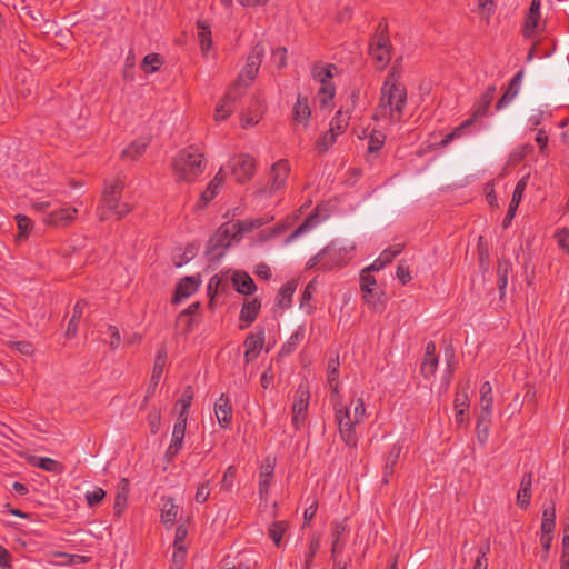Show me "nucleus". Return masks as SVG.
<instances>
[{"instance_id": "obj_64", "label": "nucleus", "mask_w": 569, "mask_h": 569, "mask_svg": "<svg viewBox=\"0 0 569 569\" xmlns=\"http://www.w3.org/2000/svg\"><path fill=\"white\" fill-rule=\"evenodd\" d=\"M241 121L243 128H249L259 122V117L257 114H252V112L250 111L242 116Z\"/></svg>"}, {"instance_id": "obj_8", "label": "nucleus", "mask_w": 569, "mask_h": 569, "mask_svg": "<svg viewBox=\"0 0 569 569\" xmlns=\"http://www.w3.org/2000/svg\"><path fill=\"white\" fill-rule=\"evenodd\" d=\"M360 289L363 300L371 307L376 308L381 302L382 291L377 288L376 279L365 270L360 273Z\"/></svg>"}, {"instance_id": "obj_50", "label": "nucleus", "mask_w": 569, "mask_h": 569, "mask_svg": "<svg viewBox=\"0 0 569 569\" xmlns=\"http://www.w3.org/2000/svg\"><path fill=\"white\" fill-rule=\"evenodd\" d=\"M490 423L491 421L482 422L481 419L478 418L477 439L481 445H483L488 439Z\"/></svg>"}, {"instance_id": "obj_22", "label": "nucleus", "mask_w": 569, "mask_h": 569, "mask_svg": "<svg viewBox=\"0 0 569 569\" xmlns=\"http://www.w3.org/2000/svg\"><path fill=\"white\" fill-rule=\"evenodd\" d=\"M289 173V166L286 161H279L273 164L271 170V190H278L283 187Z\"/></svg>"}, {"instance_id": "obj_63", "label": "nucleus", "mask_w": 569, "mask_h": 569, "mask_svg": "<svg viewBox=\"0 0 569 569\" xmlns=\"http://www.w3.org/2000/svg\"><path fill=\"white\" fill-rule=\"evenodd\" d=\"M469 406V397L468 393L463 390L458 392L456 400H455V408L460 409L463 408L465 410Z\"/></svg>"}, {"instance_id": "obj_25", "label": "nucleus", "mask_w": 569, "mask_h": 569, "mask_svg": "<svg viewBox=\"0 0 569 569\" xmlns=\"http://www.w3.org/2000/svg\"><path fill=\"white\" fill-rule=\"evenodd\" d=\"M77 212L78 210L76 208H64L50 213L46 222L54 226L67 224L74 219Z\"/></svg>"}, {"instance_id": "obj_27", "label": "nucleus", "mask_w": 569, "mask_h": 569, "mask_svg": "<svg viewBox=\"0 0 569 569\" xmlns=\"http://www.w3.org/2000/svg\"><path fill=\"white\" fill-rule=\"evenodd\" d=\"M531 496V475L526 476L520 483L517 495V505L520 508H527Z\"/></svg>"}, {"instance_id": "obj_36", "label": "nucleus", "mask_w": 569, "mask_h": 569, "mask_svg": "<svg viewBox=\"0 0 569 569\" xmlns=\"http://www.w3.org/2000/svg\"><path fill=\"white\" fill-rule=\"evenodd\" d=\"M162 63H163V59L160 54L150 53L143 58L142 63H141V69L146 73H152V72L157 71L161 67Z\"/></svg>"}, {"instance_id": "obj_44", "label": "nucleus", "mask_w": 569, "mask_h": 569, "mask_svg": "<svg viewBox=\"0 0 569 569\" xmlns=\"http://www.w3.org/2000/svg\"><path fill=\"white\" fill-rule=\"evenodd\" d=\"M437 366V357L425 358L421 365V372L425 376V378H431L436 372Z\"/></svg>"}, {"instance_id": "obj_51", "label": "nucleus", "mask_w": 569, "mask_h": 569, "mask_svg": "<svg viewBox=\"0 0 569 569\" xmlns=\"http://www.w3.org/2000/svg\"><path fill=\"white\" fill-rule=\"evenodd\" d=\"M284 530H286V525L283 522H276L271 526V528L269 530L270 537L272 538V540L274 541V543L277 546L280 545V541H281Z\"/></svg>"}, {"instance_id": "obj_47", "label": "nucleus", "mask_w": 569, "mask_h": 569, "mask_svg": "<svg viewBox=\"0 0 569 569\" xmlns=\"http://www.w3.org/2000/svg\"><path fill=\"white\" fill-rule=\"evenodd\" d=\"M528 179H529V176H525L518 181V183L515 188L513 194H512V199H511V201H513V204L520 203V201L522 199V193L528 184Z\"/></svg>"}, {"instance_id": "obj_15", "label": "nucleus", "mask_w": 569, "mask_h": 569, "mask_svg": "<svg viewBox=\"0 0 569 569\" xmlns=\"http://www.w3.org/2000/svg\"><path fill=\"white\" fill-rule=\"evenodd\" d=\"M230 280L234 289L242 295H249L256 290L252 278L244 271L234 270L231 272Z\"/></svg>"}, {"instance_id": "obj_12", "label": "nucleus", "mask_w": 569, "mask_h": 569, "mask_svg": "<svg viewBox=\"0 0 569 569\" xmlns=\"http://www.w3.org/2000/svg\"><path fill=\"white\" fill-rule=\"evenodd\" d=\"M274 471V459L268 457L259 473V495L262 500L267 499L268 488Z\"/></svg>"}, {"instance_id": "obj_46", "label": "nucleus", "mask_w": 569, "mask_h": 569, "mask_svg": "<svg viewBox=\"0 0 569 569\" xmlns=\"http://www.w3.org/2000/svg\"><path fill=\"white\" fill-rule=\"evenodd\" d=\"M106 497V491L101 488H94L91 491L86 492V500L90 507H93L101 502Z\"/></svg>"}, {"instance_id": "obj_39", "label": "nucleus", "mask_w": 569, "mask_h": 569, "mask_svg": "<svg viewBox=\"0 0 569 569\" xmlns=\"http://www.w3.org/2000/svg\"><path fill=\"white\" fill-rule=\"evenodd\" d=\"M555 508L546 509L542 513L541 533H552L555 528Z\"/></svg>"}, {"instance_id": "obj_42", "label": "nucleus", "mask_w": 569, "mask_h": 569, "mask_svg": "<svg viewBox=\"0 0 569 569\" xmlns=\"http://www.w3.org/2000/svg\"><path fill=\"white\" fill-rule=\"evenodd\" d=\"M17 219V226H18V239L21 240V239H26L29 231L31 230L32 228V221L26 217V216H22V214H18L16 217Z\"/></svg>"}, {"instance_id": "obj_21", "label": "nucleus", "mask_w": 569, "mask_h": 569, "mask_svg": "<svg viewBox=\"0 0 569 569\" xmlns=\"http://www.w3.org/2000/svg\"><path fill=\"white\" fill-rule=\"evenodd\" d=\"M197 39L199 41L201 51L207 54L212 47L211 29L207 21H197Z\"/></svg>"}, {"instance_id": "obj_1", "label": "nucleus", "mask_w": 569, "mask_h": 569, "mask_svg": "<svg viewBox=\"0 0 569 569\" xmlns=\"http://www.w3.org/2000/svg\"><path fill=\"white\" fill-rule=\"evenodd\" d=\"M406 101V89L398 82L393 68L381 88L380 101L375 118L390 122L398 121L401 118Z\"/></svg>"}, {"instance_id": "obj_24", "label": "nucleus", "mask_w": 569, "mask_h": 569, "mask_svg": "<svg viewBox=\"0 0 569 569\" xmlns=\"http://www.w3.org/2000/svg\"><path fill=\"white\" fill-rule=\"evenodd\" d=\"M193 399V392L190 387H188L181 398L176 403V410L178 412V421L187 422L188 420V409Z\"/></svg>"}, {"instance_id": "obj_60", "label": "nucleus", "mask_w": 569, "mask_h": 569, "mask_svg": "<svg viewBox=\"0 0 569 569\" xmlns=\"http://www.w3.org/2000/svg\"><path fill=\"white\" fill-rule=\"evenodd\" d=\"M162 373L163 371L160 366L153 367L150 386L148 389L149 395H151L154 391V388L159 385Z\"/></svg>"}, {"instance_id": "obj_38", "label": "nucleus", "mask_w": 569, "mask_h": 569, "mask_svg": "<svg viewBox=\"0 0 569 569\" xmlns=\"http://www.w3.org/2000/svg\"><path fill=\"white\" fill-rule=\"evenodd\" d=\"M349 118L348 112L339 110L330 122V130L337 134L342 133L348 126Z\"/></svg>"}, {"instance_id": "obj_10", "label": "nucleus", "mask_w": 569, "mask_h": 569, "mask_svg": "<svg viewBox=\"0 0 569 569\" xmlns=\"http://www.w3.org/2000/svg\"><path fill=\"white\" fill-rule=\"evenodd\" d=\"M236 97H237V91L231 90V88H229V90L218 101V103L214 108L213 118L216 121H218V122L223 121L232 113L233 108H234Z\"/></svg>"}, {"instance_id": "obj_9", "label": "nucleus", "mask_w": 569, "mask_h": 569, "mask_svg": "<svg viewBox=\"0 0 569 569\" xmlns=\"http://www.w3.org/2000/svg\"><path fill=\"white\" fill-rule=\"evenodd\" d=\"M308 402L309 391L306 388L300 387L296 392L292 405V423L296 428H299L300 425L305 421Z\"/></svg>"}, {"instance_id": "obj_2", "label": "nucleus", "mask_w": 569, "mask_h": 569, "mask_svg": "<svg viewBox=\"0 0 569 569\" xmlns=\"http://www.w3.org/2000/svg\"><path fill=\"white\" fill-rule=\"evenodd\" d=\"M336 408V421L341 439L349 446L357 442L356 425L360 423L366 416V406L361 397L353 399L350 406H339L332 401Z\"/></svg>"}, {"instance_id": "obj_59", "label": "nucleus", "mask_w": 569, "mask_h": 569, "mask_svg": "<svg viewBox=\"0 0 569 569\" xmlns=\"http://www.w3.org/2000/svg\"><path fill=\"white\" fill-rule=\"evenodd\" d=\"M315 290H316V281H315V280H312V281H310V282L307 284V287H306V289H305V291H303L302 299H301V303H300V308H301V309H305V308H306V306H307V305H308V302L310 301V299H311V297H312V295H313Z\"/></svg>"}, {"instance_id": "obj_6", "label": "nucleus", "mask_w": 569, "mask_h": 569, "mask_svg": "<svg viewBox=\"0 0 569 569\" xmlns=\"http://www.w3.org/2000/svg\"><path fill=\"white\" fill-rule=\"evenodd\" d=\"M122 188L123 182L120 180L114 181L106 188L99 210L100 220H106L109 212H112L117 218H121L129 212V207L127 204L118 203Z\"/></svg>"}, {"instance_id": "obj_61", "label": "nucleus", "mask_w": 569, "mask_h": 569, "mask_svg": "<svg viewBox=\"0 0 569 569\" xmlns=\"http://www.w3.org/2000/svg\"><path fill=\"white\" fill-rule=\"evenodd\" d=\"M557 241L559 247L569 252V230L562 229L557 233Z\"/></svg>"}, {"instance_id": "obj_20", "label": "nucleus", "mask_w": 569, "mask_h": 569, "mask_svg": "<svg viewBox=\"0 0 569 569\" xmlns=\"http://www.w3.org/2000/svg\"><path fill=\"white\" fill-rule=\"evenodd\" d=\"M523 72L519 71L515 78L512 79L508 90L505 92V94L500 98V100L496 104L497 110H502L507 106L511 103V101L518 96L519 93V86L522 78Z\"/></svg>"}, {"instance_id": "obj_49", "label": "nucleus", "mask_w": 569, "mask_h": 569, "mask_svg": "<svg viewBox=\"0 0 569 569\" xmlns=\"http://www.w3.org/2000/svg\"><path fill=\"white\" fill-rule=\"evenodd\" d=\"M236 477V469L233 466L227 468L223 478L220 482V489L229 491L232 488V480Z\"/></svg>"}, {"instance_id": "obj_23", "label": "nucleus", "mask_w": 569, "mask_h": 569, "mask_svg": "<svg viewBox=\"0 0 569 569\" xmlns=\"http://www.w3.org/2000/svg\"><path fill=\"white\" fill-rule=\"evenodd\" d=\"M161 521L167 527H171L179 513V506L172 498H163L161 505Z\"/></svg>"}, {"instance_id": "obj_11", "label": "nucleus", "mask_w": 569, "mask_h": 569, "mask_svg": "<svg viewBox=\"0 0 569 569\" xmlns=\"http://www.w3.org/2000/svg\"><path fill=\"white\" fill-rule=\"evenodd\" d=\"M201 280L198 277H186L177 286L173 297L174 303H180L192 296L199 288Z\"/></svg>"}, {"instance_id": "obj_18", "label": "nucleus", "mask_w": 569, "mask_h": 569, "mask_svg": "<svg viewBox=\"0 0 569 569\" xmlns=\"http://www.w3.org/2000/svg\"><path fill=\"white\" fill-rule=\"evenodd\" d=\"M401 252V247L397 246L395 248H390L381 252V254L367 268L363 270L367 272H378L383 269L388 263L392 261V259Z\"/></svg>"}, {"instance_id": "obj_62", "label": "nucleus", "mask_w": 569, "mask_h": 569, "mask_svg": "<svg viewBox=\"0 0 569 569\" xmlns=\"http://www.w3.org/2000/svg\"><path fill=\"white\" fill-rule=\"evenodd\" d=\"M507 272H508V264L506 262H501L498 267L500 291H502L503 288L507 286Z\"/></svg>"}, {"instance_id": "obj_53", "label": "nucleus", "mask_w": 569, "mask_h": 569, "mask_svg": "<svg viewBox=\"0 0 569 569\" xmlns=\"http://www.w3.org/2000/svg\"><path fill=\"white\" fill-rule=\"evenodd\" d=\"M54 556L63 559V561L59 562L60 565H79L88 560L87 557L78 555L56 553Z\"/></svg>"}, {"instance_id": "obj_45", "label": "nucleus", "mask_w": 569, "mask_h": 569, "mask_svg": "<svg viewBox=\"0 0 569 569\" xmlns=\"http://www.w3.org/2000/svg\"><path fill=\"white\" fill-rule=\"evenodd\" d=\"M333 96H335V88L332 84L321 86L320 91H319L320 104L322 107H329L331 100L333 99Z\"/></svg>"}, {"instance_id": "obj_14", "label": "nucleus", "mask_w": 569, "mask_h": 569, "mask_svg": "<svg viewBox=\"0 0 569 569\" xmlns=\"http://www.w3.org/2000/svg\"><path fill=\"white\" fill-rule=\"evenodd\" d=\"M186 426H187V422H182V421H178V420L176 421L173 429H172L171 442L166 452L167 458L172 459L181 449L182 443H183L184 432H186Z\"/></svg>"}, {"instance_id": "obj_56", "label": "nucleus", "mask_w": 569, "mask_h": 569, "mask_svg": "<svg viewBox=\"0 0 569 569\" xmlns=\"http://www.w3.org/2000/svg\"><path fill=\"white\" fill-rule=\"evenodd\" d=\"M272 61L279 67L283 68L287 61V49L279 47L272 52Z\"/></svg>"}, {"instance_id": "obj_48", "label": "nucleus", "mask_w": 569, "mask_h": 569, "mask_svg": "<svg viewBox=\"0 0 569 569\" xmlns=\"http://www.w3.org/2000/svg\"><path fill=\"white\" fill-rule=\"evenodd\" d=\"M173 555H172V561L174 565V569H181L180 565L183 562L187 553V548L184 545H177L173 546Z\"/></svg>"}, {"instance_id": "obj_31", "label": "nucleus", "mask_w": 569, "mask_h": 569, "mask_svg": "<svg viewBox=\"0 0 569 569\" xmlns=\"http://www.w3.org/2000/svg\"><path fill=\"white\" fill-rule=\"evenodd\" d=\"M296 288H297V281H295V280L286 283L282 287V289H281V291L279 293V297H278V301H277V305L280 308L286 309V308L290 307L291 297L295 293Z\"/></svg>"}, {"instance_id": "obj_16", "label": "nucleus", "mask_w": 569, "mask_h": 569, "mask_svg": "<svg viewBox=\"0 0 569 569\" xmlns=\"http://www.w3.org/2000/svg\"><path fill=\"white\" fill-rule=\"evenodd\" d=\"M214 416L222 428H227L232 418V408L228 397L221 395L214 403Z\"/></svg>"}, {"instance_id": "obj_41", "label": "nucleus", "mask_w": 569, "mask_h": 569, "mask_svg": "<svg viewBox=\"0 0 569 569\" xmlns=\"http://www.w3.org/2000/svg\"><path fill=\"white\" fill-rule=\"evenodd\" d=\"M121 485H122V489L119 490V492L117 493L116 501H114V511L117 515L122 513V511L126 508V502H127V486H128L127 480L122 479Z\"/></svg>"}, {"instance_id": "obj_7", "label": "nucleus", "mask_w": 569, "mask_h": 569, "mask_svg": "<svg viewBox=\"0 0 569 569\" xmlns=\"http://www.w3.org/2000/svg\"><path fill=\"white\" fill-rule=\"evenodd\" d=\"M229 169L237 182L244 183L253 176L254 160L248 154H240L230 161Z\"/></svg>"}, {"instance_id": "obj_28", "label": "nucleus", "mask_w": 569, "mask_h": 569, "mask_svg": "<svg viewBox=\"0 0 569 569\" xmlns=\"http://www.w3.org/2000/svg\"><path fill=\"white\" fill-rule=\"evenodd\" d=\"M318 223H319V220H318V211H317L316 213L310 216L301 226H299L296 229V231L286 240V244H289L297 238L311 231Z\"/></svg>"}, {"instance_id": "obj_33", "label": "nucleus", "mask_w": 569, "mask_h": 569, "mask_svg": "<svg viewBox=\"0 0 569 569\" xmlns=\"http://www.w3.org/2000/svg\"><path fill=\"white\" fill-rule=\"evenodd\" d=\"M260 307L261 305L258 299H253L244 303L241 310V320L247 323H251L256 319Z\"/></svg>"}, {"instance_id": "obj_34", "label": "nucleus", "mask_w": 569, "mask_h": 569, "mask_svg": "<svg viewBox=\"0 0 569 569\" xmlns=\"http://www.w3.org/2000/svg\"><path fill=\"white\" fill-rule=\"evenodd\" d=\"M541 30L540 13L528 12L525 22L523 33L531 37Z\"/></svg>"}, {"instance_id": "obj_3", "label": "nucleus", "mask_w": 569, "mask_h": 569, "mask_svg": "<svg viewBox=\"0 0 569 569\" xmlns=\"http://www.w3.org/2000/svg\"><path fill=\"white\" fill-rule=\"evenodd\" d=\"M173 171L179 182H192L203 171V154L194 147H189L173 159Z\"/></svg>"}, {"instance_id": "obj_30", "label": "nucleus", "mask_w": 569, "mask_h": 569, "mask_svg": "<svg viewBox=\"0 0 569 569\" xmlns=\"http://www.w3.org/2000/svg\"><path fill=\"white\" fill-rule=\"evenodd\" d=\"M495 91H496V87L491 86L481 96L480 102L473 112V118H480V117H483L487 114L489 106L493 99Z\"/></svg>"}, {"instance_id": "obj_57", "label": "nucleus", "mask_w": 569, "mask_h": 569, "mask_svg": "<svg viewBox=\"0 0 569 569\" xmlns=\"http://www.w3.org/2000/svg\"><path fill=\"white\" fill-rule=\"evenodd\" d=\"M34 465L47 471H54L58 467V462L50 458H34Z\"/></svg>"}, {"instance_id": "obj_54", "label": "nucleus", "mask_w": 569, "mask_h": 569, "mask_svg": "<svg viewBox=\"0 0 569 569\" xmlns=\"http://www.w3.org/2000/svg\"><path fill=\"white\" fill-rule=\"evenodd\" d=\"M209 496H210V482L206 481L198 487L194 499L198 503H203L204 501H207Z\"/></svg>"}, {"instance_id": "obj_32", "label": "nucleus", "mask_w": 569, "mask_h": 569, "mask_svg": "<svg viewBox=\"0 0 569 569\" xmlns=\"http://www.w3.org/2000/svg\"><path fill=\"white\" fill-rule=\"evenodd\" d=\"M336 70V67L332 64L326 67L316 66L312 69V74L315 79H317L321 83V86L331 84L330 79L333 77Z\"/></svg>"}, {"instance_id": "obj_40", "label": "nucleus", "mask_w": 569, "mask_h": 569, "mask_svg": "<svg viewBox=\"0 0 569 569\" xmlns=\"http://www.w3.org/2000/svg\"><path fill=\"white\" fill-rule=\"evenodd\" d=\"M147 141H136L122 151V157L126 159H136L146 149Z\"/></svg>"}, {"instance_id": "obj_55", "label": "nucleus", "mask_w": 569, "mask_h": 569, "mask_svg": "<svg viewBox=\"0 0 569 569\" xmlns=\"http://www.w3.org/2000/svg\"><path fill=\"white\" fill-rule=\"evenodd\" d=\"M385 142V136L380 132H375L369 138V151L376 152L378 151Z\"/></svg>"}, {"instance_id": "obj_19", "label": "nucleus", "mask_w": 569, "mask_h": 569, "mask_svg": "<svg viewBox=\"0 0 569 569\" xmlns=\"http://www.w3.org/2000/svg\"><path fill=\"white\" fill-rule=\"evenodd\" d=\"M244 358L247 362L253 360L260 352L263 346V331L251 335L247 338Z\"/></svg>"}, {"instance_id": "obj_5", "label": "nucleus", "mask_w": 569, "mask_h": 569, "mask_svg": "<svg viewBox=\"0 0 569 569\" xmlns=\"http://www.w3.org/2000/svg\"><path fill=\"white\" fill-rule=\"evenodd\" d=\"M264 53L266 49L261 43H257L253 47L236 81L230 86L231 90H236L238 92L241 89L249 87L250 82L256 78L260 69Z\"/></svg>"}, {"instance_id": "obj_4", "label": "nucleus", "mask_w": 569, "mask_h": 569, "mask_svg": "<svg viewBox=\"0 0 569 569\" xmlns=\"http://www.w3.org/2000/svg\"><path fill=\"white\" fill-rule=\"evenodd\" d=\"M241 236L238 234L233 223H224L209 239L207 246V254L210 260H218L223 256L224 250L232 243L239 241Z\"/></svg>"}, {"instance_id": "obj_26", "label": "nucleus", "mask_w": 569, "mask_h": 569, "mask_svg": "<svg viewBox=\"0 0 569 569\" xmlns=\"http://www.w3.org/2000/svg\"><path fill=\"white\" fill-rule=\"evenodd\" d=\"M338 370H339V361L337 359H330L328 362V385L332 392V401H336L339 397L338 389Z\"/></svg>"}, {"instance_id": "obj_43", "label": "nucleus", "mask_w": 569, "mask_h": 569, "mask_svg": "<svg viewBox=\"0 0 569 569\" xmlns=\"http://www.w3.org/2000/svg\"><path fill=\"white\" fill-rule=\"evenodd\" d=\"M339 134L332 132L330 129L317 141V150L322 153L326 152L330 146L336 141Z\"/></svg>"}, {"instance_id": "obj_37", "label": "nucleus", "mask_w": 569, "mask_h": 569, "mask_svg": "<svg viewBox=\"0 0 569 569\" xmlns=\"http://www.w3.org/2000/svg\"><path fill=\"white\" fill-rule=\"evenodd\" d=\"M492 403L493 397H480L478 418L481 419L482 422L491 421Z\"/></svg>"}, {"instance_id": "obj_17", "label": "nucleus", "mask_w": 569, "mask_h": 569, "mask_svg": "<svg viewBox=\"0 0 569 569\" xmlns=\"http://www.w3.org/2000/svg\"><path fill=\"white\" fill-rule=\"evenodd\" d=\"M370 54L372 59L378 63V67L382 69L390 59L388 40L383 37H380L376 44L370 47Z\"/></svg>"}, {"instance_id": "obj_29", "label": "nucleus", "mask_w": 569, "mask_h": 569, "mask_svg": "<svg viewBox=\"0 0 569 569\" xmlns=\"http://www.w3.org/2000/svg\"><path fill=\"white\" fill-rule=\"evenodd\" d=\"M271 220H272V217L256 218L252 220H247V221L236 223L234 227L237 229L238 234L242 236V233L251 232L254 229L262 227L263 224L268 223Z\"/></svg>"}, {"instance_id": "obj_35", "label": "nucleus", "mask_w": 569, "mask_h": 569, "mask_svg": "<svg viewBox=\"0 0 569 569\" xmlns=\"http://www.w3.org/2000/svg\"><path fill=\"white\" fill-rule=\"evenodd\" d=\"M310 109L307 104L306 98L298 96L297 102L293 108L295 120L298 122H306L310 117Z\"/></svg>"}, {"instance_id": "obj_13", "label": "nucleus", "mask_w": 569, "mask_h": 569, "mask_svg": "<svg viewBox=\"0 0 569 569\" xmlns=\"http://www.w3.org/2000/svg\"><path fill=\"white\" fill-rule=\"evenodd\" d=\"M226 176L227 174L224 172V169L220 168V170L217 172L214 178L208 184L207 190L201 193L199 203H198L199 208L206 207L213 199V197L217 194L220 186L226 180Z\"/></svg>"}, {"instance_id": "obj_58", "label": "nucleus", "mask_w": 569, "mask_h": 569, "mask_svg": "<svg viewBox=\"0 0 569 569\" xmlns=\"http://www.w3.org/2000/svg\"><path fill=\"white\" fill-rule=\"evenodd\" d=\"M562 566L569 568V527L565 530L562 539Z\"/></svg>"}, {"instance_id": "obj_52", "label": "nucleus", "mask_w": 569, "mask_h": 569, "mask_svg": "<svg viewBox=\"0 0 569 569\" xmlns=\"http://www.w3.org/2000/svg\"><path fill=\"white\" fill-rule=\"evenodd\" d=\"M401 452V447L399 445H395L390 450L387 461H386V470L388 472H392V467L396 465Z\"/></svg>"}]
</instances>
